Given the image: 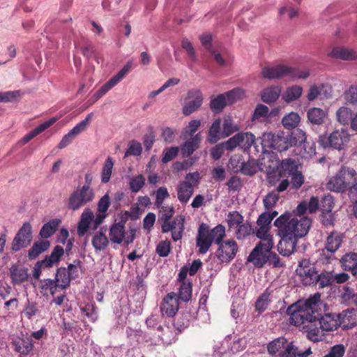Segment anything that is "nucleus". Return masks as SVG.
<instances>
[{
  "label": "nucleus",
  "instance_id": "obj_1",
  "mask_svg": "<svg viewBox=\"0 0 357 357\" xmlns=\"http://www.w3.org/2000/svg\"><path fill=\"white\" fill-rule=\"evenodd\" d=\"M320 298V294L317 293L307 300L299 301L287 309V313L290 316V324L302 326L307 332V338L314 342L321 341L324 336V331L317 327Z\"/></svg>",
  "mask_w": 357,
  "mask_h": 357
},
{
  "label": "nucleus",
  "instance_id": "obj_2",
  "mask_svg": "<svg viewBox=\"0 0 357 357\" xmlns=\"http://www.w3.org/2000/svg\"><path fill=\"white\" fill-rule=\"evenodd\" d=\"M311 227V219L307 217H296L287 222L284 228V235L278 245L280 255L289 257L294 252L298 238L305 236Z\"/></svg>",
  "mask_w": 357,
  "mask_h": 357
},
{
  "label": "nucleus",
  "instance_id": "obj_3",
  "mask_svg": "<svg viewBox=\"0 0 357 357\" xmlns=\"http://www.w3.org/2000/svg\"><path fill=\"white\" fill-rule=\"evenodd\" d=\"M261 75L267 79H278L286 77L294 81L298 79H307L310 76V71L280 64L264 67L261 70Z\"/></svg>",
  "mask_w": 357,
  "mask_h": 357
},
{
  "label": "nucleus",
  "instance_id": "obj_4",
  "mask_svg": "<svg viewBox=\"0 0 357 357\" xmlns=\"http://www.w3.org/2000/svg\"><path fill=\"white\" fill-rule=\"evenodd\" d=\"M356 181V171L351 167L343 166L335 176L329 178L326 188L335 192H344L349 191Z\"/></svg>",
  "mask_w": 357,
  "mask_h": 357
},
{
  "label": "nucleus",
  "instance_id": "obj_5",
  "mask_svg": "<svg viewBox=\"0 0 357 357\" xmlns=\"http://www.w3.org/2000/svg\"><path fill=\"white\" fill-rule=\"evenodd\" d=\"M260 140L262 149H273L282 152L295 145V141L289 133L279 132L277 135L272 132H264L258 139Z\"/></svg>",
  "mask_w": 357,
  "mask_h": 357
},
{
  "label": "nucleus",
  "instance_id": "obj_6",
  "mask_svg": "<svg viewBox=\"0 0 357 357\" xmlns=\"http://www.w3.org/2000/svg\"><path fill=\"white\" fill-rule=\"evenodd\" d=\"M343 242V235L337 231H331L324 241V247L319 255V261L330 264L336 258L335 253L340 249Z\"/></svg>",
  "mask_w": 357,
  "mask_h": 357
},
{
  "label": "nucleus",
  "instance_id": "obj_7",
  "mask_svg": "<svg viewBox=\"0 0 357 357\" xmlns=\"http://www.w3.org/2000/svg\"><path fill=\"white\" fill-rule=\"evenodd\" d=\"M125 215L126 217L124 220H121L119 222L113 224L109 229V239L114 243L121 244L124 241L125 244L129 245L135 240L136 229L134 228H130L129 229V234L126 236L125 222L129 213L126 211Z\"/></svg>",
  "mask_w": 357,
  "mask_h": 357
},
{
  "label": "nucleus",
  "instance_id": "obj_8",
  "mask_svg": "<svg viewBox=\"0 0 357 357\" xmlns=\"http://www.w3.org/2000/svg\"><path fill=\"white\" fill-rule=\"evenodd\" d=\"M95 198L94 190H87L79 185L69 196L68 207L76 211L93 201Z\"/></svg>",
  "mask_w": 357,
  "mask_h": 357
},
{
  "label": "nucleus",
  "instance_id": "obj_9",
  "mask_svg": "<svg viewBox=\"0 0 357 357\" xmlns=\"http://www.w3.org/2000/svg\"><path fill=\"white\" fill-rule=\"evenodd\" d=\"M349 141V135L346 130H336L328 137L321 135L319 139V144L324 148L331 146L335 149L341 150Z\"/></svg>",
  "mask_w": 357,
  "mask_h": 357
},
{
  "label": "nucleus",
  "instance_id": "obj_10",
  "mask_svg": "<svg viewBox=\"0 0 357 357\" xmlns=\"http://www.w3.org/2000/svg\"><path fill=\"white\" fill-rule=\"evenodd\" d=\"M32 238V227L29 222H26L15 234L11 243V250L13 252H17L28 247Z\"/></svg>",
  "mask_w": 357,
  "mask_h": 357
},
{
  "label": "nucleus",
  "instance_id": "obj_11",
  "mask_svg": "<svg viewBox=\"0 0 357 357\" xmlns=\"http://www.w3.org/2000/svg\"><path fill=\"white\" fill-rule=\"evenodd\" d=\"M268 241L258 243L248 257V261L252 262L255 266L261 268L268 261V255L273 248Z\"/></svg>",
  "mask_w": 357,
  "mask_h": 357
},
{
  "label": "nucleus",
  "instance_id": "obj_12",
  "mask_svg": "<svg viewBox=\"0 0 357 357\" xmlns=\"http://www.w3.org/2000/svg\"><path fill=\"white\" fill-rule=\"evenodd\" d=\"M296 273L304 285H311L316 282L317 271L314 264L304 259L299 261Z\"/></svg>",
  "mask_w": 357,
  "mask_h": 357
},
{
  "label": "nucleus",
  "instance_id": "obj_13",
  "mask_svg": "<svg viewBox=\"0 0 357 357\" xmlns=\"http://www.w3.org/2000/svg\"><path fill=\"white\" fill-rule=\"evenodd\" d=\"M203 102V95L200 90H190L187 93L185 102L183 107V114L188 116L199 109Z\"/></svg>",
  "mask_w": 357,
  "mask_h": 357
},
{
  "label": "nucleus",
  "instance_id": "obj_14",
  "mask_svg": "<svg viewBox=\"0 0 357 357\" xmlns=\"http://www.w3.org/2000/svg\"><path fill=\"white\" fill-rule=\"evenodd\" d=\"M184 223L185 216L183 215H176L172 221L161 225L162 232L168 233L172 231L173 241H177L182 238L185 229Z\"/></svg>",
  "mask_w": 357,
  "mask_h": 357
},
{
  "label": "nucleus",
  "instance_id": "obj_15",
  "mask_svg": "<svg viewBox=\"0 0 357 357\" xmlns=\"http://www.w3.org/2000/svg\"><path fill=\"white\" fill-rule=\"evenodd\" d=\"M146 324L149 328L155 330L157 331V337L153 340L149 338L146 342H150L151 344H158L161 342H167L168 340L165 337L167 332H169V328L167 327L165 331L164 328L160 324V317L158 315H151L146 320Z\"/></svg>",
  "mask_w": 357,
  "mask_h": 357
},
{
  "label": "nucleus",
  "instance_id": "obj_16",
  "mask_svg": "<svg viewBox=\"0 0 357 357\" xmlns=\"http://www.w3.org/2000/svg\"><path fill=\"white\" fill-rule=\"evenodd\" d=\"M237 251L238 245L236 241L229 240L219 245L216 256L221 262L228 263L235 257Z\"/></svg>",
  "mask_w": 357,
  "mask_h": 357
},
{
  "label": "nucleus",
  "instance_id": "obj_17",
  "mask_svg": "<svg viewBox=\"0 0 357 357\" xmlns=\"http://www.w3.org/2000/svg\"><path fill=\"white\" fill-rule=\"evenodd\" d=\"M196 241L199 253L206 254L213 243L208 233V226L207 225L202 223L199 226Z\"/></svg>",
  "mask_w": 357,
  "mask_h": 357
},
{
  "label": "nucleus",
  "instance_id": "obj_18",
  "mask_svg": "<svg viewBox=\"0 0 357 357\" xmlns=\"http://www.w3.org/2000/svg\"><path fill=\"white\" fill-rule=\"evenodd\" d=\"M328 56L335 59L346 61L357 60V52L354 49L344 46H335L328 53Z\"/></svg>",
  "mask_w": 357,
  "mask_h": 357
},
{
  "label": "nucleus",
  "instance_id": "obj_19",
  "mask_svg": "<svg viewBox=\"0 0 357 357\" xmlns=\"http://www.w3.org/2000/svg\"><path fill=\"white\" fill-rule=\"evenodd\" d=\"M289 176H291V182H289L288 178H284L276 186L278 192H282L287 190L289 187L290 190H298L304 183V176L300 172H296L289 175Z\"/></svg>",
  "mask_w": 357,
  "mask_h": 357
},
{
  "label": "nucleus",
  "instance_id": "obj_20",
  "mask_svg": "<svg viewBox=\"0 0 357 357\" xmlns=\"http://www.w3.org/2000/svg\"><path fill=\"white\" fill-rule=\"evenodd\" d=\"M12 345L15 351L22 355L29 354L33 349V343L31 337L22 335V337H17L12 340Z\"/></svg>",
  "mask_w": 357,
  "mask_h": 357
},
{
  "label": "nucleus",
  "instance_id": "obj_21",
  "mask_svg": "<svg viewBox=\"0 0 357 357\" xmlns=\"http://www.w3.org/2000/svg\"><path fill=\"white\" fill-rule=\"evenodd\" d=\"M339 326L349 329L357 325V310L354 309L342 311L337 314Z\"/></svg>",
  "mask_w": 357,
  "mask_h": 357
},
{
  "label": "nucleus",
  "instance_id": "obj_22",
  "mask_svg": "<svg viewBox=\"0 0 357 357\" xmlns=\"http://www.w3.org/2000/svg\"><path fill=\"white\" fill-rule=\"evenodd\" d=\"M127 74H128L127 72L121 69L116 75H114L100 87V89L94 94V98L96 100L100 98L119 82H120Z\"/></svg>",
  "mask_w": 357,
  "mask_h": 357
},
{
  "label": "nucleus",
  "instance_id": "obj_23",
  "mask_svg": "<svg viewBox=\"0 0 357 357\" xmlns=\"http://www.w3.org/2000/svg\"><path fill=\"white\" fill-rule=\"evenodd\" d=\"M318 316V324L322 331H331L335 330L339 326L338 316L336 314H326L319 318Z\"/></svg>",
  "mask_w": 357,
  "mask_h": 357
},
{
  "label": "nucleus",
  "instance_id": "obj_24",
  "mask_svg": "<svg viewBox=\"0 0 357 357\" xmlns=\"http://www.w3.org/2000/svg\"><path fill=\"white\" fill-rule=\"evenodd\" d=\"M342 268L350 271L352 275L357 278V253L348 252L342 256L340 259Z\"/></svg>",
  "mask_w": 357,
  "mask_h": 357
},
{
  "label": "nucleus",
  "instance_id": "obj_25",
  "mask_svg": "<svg viewBox=\"0 0 357 357\" xmlns=\"http://www.w3.org/2000/svg\"><path fill=\"white\" fill-rule=\"evenodd\" d=\"M160 310L162 314L173 317L178 311L177 300L170 294H168L160 304Z\"/></svg>",
  "mask_w": 357,
  "mask_h": 357
},
{
  "label": "nucleus",
  "instance_id": "obj_26",
  "mask_svg": "<svg viewBox=\"0 0 357 357\" xmlns=\"http://www.w3.org/2000/svg\"><path fill=\"white\" fill-rule=\"evenodd\" d=\"M94 218L93 211L90 208H85L82 212L77 226V234L83 236L89 229V225Z\"/></svg>",
  "mask_w": 357,
  "mask_h": 357
},
{
  "label": "nucleus",
  "instance_id": "obj_27",
  "mask_svg": "<svg viewBox=\"0 0 357 357\" xmlns=\"http://www.w3.org/2000/svg\"><path fill=\"white\" fill-rule=\"evenodd\" d=\"M326 116V112L319 107H312L307 111V121L312 125H322L324 123Z\"/></svg>",
  "mask_w": 357,
  "mask_h": 357
},
{
  "label": "nucleus",
  "instance_id": "obj_28",
  "mask_svg": "<svg viewBox=\"0 0 357 357\" xmlns=\"http://www.w3.org/2000/svg\"><path fill=\"white\" fill-rule=\"evenodd\" d=\"M10 275L13 284H21L26 281L29 278L28 269L20 267L17 264H13L10 268Z\"/></svg>",
  "mask_w": 357,
  "mask_h": 357
},
{
  "label": "nucleus",
  "instance_id": "obj_29",
  "mask_svg": "<svg viewBox=\"0 0 357 357\" xmlns=\"http://www.w3.org/2000/svg\"><path fill=\"white\" fill-rule=\"evenodd\" d=\"M201 141L199 134L195 135L186 141L181 146V153L185 158L190 156L196 151Z\"/></svg>",
  "mask_w": 357,
  "mask_h": 357
},
{
  "label": "nucleus",
  "instance_id": "obj_30",
  "mask_svg": "<svg viewBox=\"0 0 357 357\" xmlns=\"http://www.w3.org/2000/svg\"><path fill=\"white\" fill-rule=\"evenodd\" d=\"M283 349L284 351L280 354V357H307L312 353L310 348H308L303 352H299L298 348L292 342H287Z\"/></svg>",
  "mask_w": 357,
  "mask_h": 357
},
{
  "label": "nucleus",
  "instance_id": "obj_31",
  "mask_svg": "<svg viewBox=\"0 0 357 357\" xmlns=\"http://www.w3.org/2000/svg\"><path fill=\"white\" fill-rule=\"evenodd\" d=\"M283 349L284 351L280 354V357H307L312 353L310 348H308L303 352H299L298 348L292 342H287Z\"/></svg>",
  "mask_w": 357,
  "mask_h": 357
},
{
  "label": "nucleus",
  "instance_id": "obj_32",
  "mask_svg": "<svg viewBox=\"0 0 357 357\" xmlns=\"http://www.w3.org/2000/svg\"><path fill=\"white\" fill-rule=\"evenodd\" d=\"M240 130V126L234 122L232 117L230 116H225L223 118L222 128L221 131V137L225 138L233 133L238 132Z\"/></svg>",
  "mask_w": 357,
  "mask_h": 357
},
{
  "label": "nucleus",
  "instance_id": "obj_33",
  "mask_svg": "<svg viewBox=\"0 0 357 357\" xmlns=\"http://www.w3.org/2000/svg\"><path fill=\"white\" fill-rule=\"evenodd\" d=\"M56 119L55 118H52L44 123H41L38 126H37L36 128L32 130L31 132H29L28 134L24 136V137L22 139L21 142L22 144H26L29 142L31 139H32L33 137L50 128L52 125H53L56 122Z\"/></svg>",
  "mask_w": 357,
  "mask_h": 357
},
{
  "label": "nucleus",
  "instance_id": "obj_34",
  "mask_svg": "<svg viewBox=\"0 0 357 357\" xmlns=\"http://www.w3.org/2000/svg\"><path fill=\"white\" fill-rule=\"evenodd\" d=\"M50 246V241L47 240L35 242L29 250L28 257L30 259L37 258L42 252L46 251Z\"/></svg>",
  "mask_w": 357,
  "mask_h": 357
},
{
  "label": "nucleus",
  "instance_id": "obj_35",
  "mask_svg": "<svg viewBox=\"0 0 357 357\" xmlns=\"http://www.w3.org/2000/svg\"><path fill=\"white\" fill-rule=\"evenodd\" d=\"M91 243L96 251L104 250L107 248L109 241L105 235V230L103 231V228H101L98 232L95 234Z\"/></svg>",
  "mask_w": 357,
  "mask_h": 357
},
{
  "label": "nucleus",
  "instance_id": "obj_36",
  "mask_svg": "<svg viewBox=\"0 0 357 357\" xmlns=\"http://www.w3.org/2000/svg\"><path fill=\"white\" fill-rule=\"evenodd\" d=\"M63 252V248L60 245H56L53 249L50 255L46 256L41 261L44 264V266L47 268L52 267L54 264L59 261Z\"/></svg>",
  "mask_w": 357,
  "mask_h": 357
},
{
  "label": "nucleus",
  "instance_id": "obj_37",
  "mask_svg": "<svg viewBox=\"0 0 357 357\" xmlns=\"http://www.w3.org/2000/svg\"><path fill=\"white\" fill-rule=\"evenodd\" d=\"M60 223L61 220L57 218L50 220L42 227L39 233L40 236L43 238H50L57 230Z\"/></svg>",
  "mask_w": 357,
  "mask_h": 357
},
{
  "label": "nucleus",
  "instance_id": "obj_38",
  "mask_svg": "<svg viewBox=\"0 0 357 357\" xmlns=\"http://www.w3.org/2000/svg\"><path fill=\"white\" fill-rule=\"evenodd\" d=\"M281 93V89L279 86H270L265 89L261 93L263 102L270 104L275 102Z\"/></svg>",
  "mask_w": 357,
  "mask_h": 357
},
{
  "label": "nucleus",
  "instance_id": "obj_39",
  "mask_svg": "<svg viewBox=\"0 0 357 357\" xmlns=\"http://www.w3.org/2000/svg\"><path fill=\"white\" fill-rule=\"evenodd\" d=\"M238 164L240 171L245 175L252 176L258 171V165L255 160H249L248 162H244L239 159Z\"/></svg>",
  "mask_w": 357,
  "mask_h": 357
},
{
  "label": "nucleus",
  "instance_id": "obj_40",
  "mask_svg": "<svg viewBox=\"0 0 357 357\" xmlns=\"http://www.w3.org/2000/svg\"><path fill=\"white\" fill-rule=\"evenodd\" d=\"M354 114L352 110L347 107H340L335 113L336 119L342 126H347L350 123Z\"/></svg>",
  "mask_w": 357,
  "mask_h": 357
},
{
  "label": "nucleus",
  "instance_id": "obj_41",
  "mask_svg": "<svg viewBox=\"0 0 357 357\" xmlns=\"http://www.w3.org/2000/svg\"><path fill=\"white\" fill-rule=\"evenodd\" d=\"M221 120L220 119H217L215 120L211 126L209 128L208 134V141L211 144L216 143L220 138L221 137Z\"/></svg>",
  "mask_w": 357,
  "mask_h": 357
},
{
  "label": "nucleus",
  "instance_id": "obj_42",
  "mask_svg": "<svg viewBox=\"0 0 357 357\" xmlns=\"http://www.w3.org/2000/svg\"><path fill=\"white\" fill-rule=\"evenodd\" d=\"M302 92L303 89L300 86L295 85L288 87L282 95V99L287 102H292L298 99L301 96Z\"/></svg>",
  "mask_w": 357,
  "mask_h": 357
},
{
  "label": "nucleus",
  "instance_id": "obj_43",
  "mask_svg": "<svg viewBox=\"0 0 357 357\" xmlns=\"http://www.w3.org/2000/svg\"><path fill=\"white\" fill-rule=\"evenodd\" d=\"M301 117L297 112H291L286 114L282 119V124L286 129H294L300 123Z\"/></svg>",
  "mask_w": 357,
  "mask_h": 357
},
{
  "label": "nucleus",
  "instance_id": "obj_44",
  "mask_svg": "<svg viewBox=\"0 0 357 357\" xmlns=\"http://www.w3.org/2000/svg\"><path fill=\"white\" fill-rule=\"evenodd\" d=\"M194 190L191 187L187 186L185 183H180L177 188V197L180 202L186 204L191 196Z\"/></svg>",
  "mask_w": 357,
  "mask_h": 357
},
{
  "label": "nucleus",
  "instance_id": "obj_45",
  "mask_svg": "<svg viewBox=\"0 0 357 357\" xmlns=\"http://www.w3.org/2000/svg\"><path fill=\"white\" fill-rule=\"evenodd\" d=\"M114 162L109 156L107 158L101 171V182L107 183L109 181L112 174Z\"/></svg>",
  "mask_w": 357,
  "mask_h": 357
},
{
  "label": "nucleus",
  "instance_id": "obj_46",
  "mask_svg": "<svg viewBox=\"0 0 357 357\" xmlns=\"http://www.w3.org/2000/svg\"><path fill=\"white\" fill-rule=\"evenodd\" d=\"M291 214L289 212H285L274 221V225L278 228V234L282 238L284 235L283 229L287 227V222L291 220Z\"/></svg>",
  "mask_w": 357,
  "mask_h": 357
},
{
  "label": "nucleus",
  "instance_id": "obj_47",
  "mask_svg": "<svg viewBox=\"0 0 357 357\" xmlns=\"http://www.w3.org/2000/svg\"><path fill=\"white\" fill-rule=\"evenodd\" d=\"M225 95L220 94L216 97H211L210 101V108L215 113H220L227 105L224 98Z\"/></svg>",
  "mask_w": 357,
  "mask_h": 357
},
{
  "label": "nucleus",
  "instance_id": "obj_48",
  "mask_svg": "<svg viewBox=\"0 0 357 357\" xmlns=\"http://www.w3.org/2000/svg\"><path fill=\"white\" fill-rule=\"evenodd\" d=\"M208 233L212 241L220 245L225 236V228L223 225H218L211 230L208 229Z\"/></svg>",
  "mask_w": 357,
  "mask_h": 357
},
{
  "label": "nucleus",
  "instance_id": "obj_49",
  "mask_svg": "<svg viewBox=\"0 0 357 357\" xmlns=\"http://www.w3.org/2000/svg\"><path fill=\"white\" fill-rule=\"evenodd\" d=\"M55 280L57 282H61L59 284V288L64 289L70 285V280H72L68 275L66 268H59L57 270Z\"/></svg>",
  "mask_w": 357,
  "mask_h": 357
},
{
  "label": "nucleus",
  "instance_id": "obj_50",
  "mask_svg": "<svg viewBox=\"0 0 357 357\" xmlns=\"http://www.w3.org/2000/svg\"><path fill=\"white\" fill-rule=\"evenodd\" d=\"M93 114L92 112L89 113L84 120L80 121L70 130V133L74 136V137H76L80 133L86 130L91 119L93 118Z\"/></svg>",
  "mask_w": 357,
  "mask_h": 357
},
{
  "label": "nucleus",
  "instance_id": "obj_51",
  "mask_svg": "<svg viewBox=\"0 0 357 357\" xmlns=\"http://www.w3.org/2000/svg\"><path fill=\"white\" fill-rule=\"evenodd\" d=\"M243 91L241 89L236 88L229 91H227L222 95H225L224 98L227 105H231L237 100L242 98L243 96Z\"/></svg>",
  "mask_w": 357,
  "mask_h": 357
},
{
  "label": "nucleus",
  "instance_id": "obj_52",
  "mask_svg": "<svg viewBox=\"0 0 357 357\" xmlns=\"http://www.w3.org/2000/svg\"><path fill=\"white\" fill-rule=\"evenodd\" d=\"M282 177V170L278 168L268 171L266 174L267 182L271 186H276L278 183L279 184L283 179Z\"/></svg>",
  "mask_w": 357,
  "mask_h": 357
},
{
  "label": "nucleus",
  "instance_id": "obj_53",
  "mask_svg": "<svg viewBox=\"0 0 357 357\" xmlns=\"http://www.w3.org/2000/svg\"><path fill=\"white\" fill-rule=\"evenodd\" d=\"M235 229L236 237L238 239H244L247 236L254 233L251 225L248 222H243L240 224L239 226L237 227V228H235Z\"/></svg>",
  "mask_w": 357,
  "mask_h": 357
},
{
  "label": "nucleus",
  "instance_id": "obj_54",
  "mask_svg": "<svg viewBox=\"0 0 357 357\" xmlns=\"http://www.w3.org/2000/svg\"><path fill=\"white\" fill-rule=\"evenodd\" d=\"M145 185V178L142 174L132 177L129 182V188L132 192H138Z\"/></svg>",
  "mask_w": 357,
  "mask_h": 357
},
{
  "label": "nucleus",
  "instance_id": "obj_55",
  "mask_svg": "<svg viewBox=\"0 0 357 357\" xmlns=\"http://www.w3.org/2000/svg\"><path fill=\"white\" fill-rule=\"evenodd\" d=\"M80 309L91 322H95L98 319V310L94 303H87Z\"/></svg>",
  "mask_w": 357,
  "mask_h": 357
},
{
  "label": "nucleus",
  "instance_id": "obj_56",
  "mask_svg": "<svg viewBox=\"0 0 357 357\" xmlns=\"http://www.w3.org/2000/svg\"><path fill=\"white\" fill-rule=\"evenodd\" d=\"M275 190V191H272L269 193H268L263 199V204L264 206V208L269 211L270 209H272L273 207L275 205V204L279 200V195Z\"/></svg>",
  "mask_w": 357,
  "mask_h": 357
},
{
  "label": "nucleus",
  "instance_id": "obj_57",
  "mask_svg": "<svg viewBox=\"0 0 357 357\" xmlns=\"http://www.w3.org/2000/svg\"><path fill=\"white\" fill-rule=\"evenodd\" d=\"M287 340L284 337H278L271 342L268 345V351L270 354L273 355L283 349L287 344Z\"/></svg>",
  "mask_w": 357,
  "mask_h": 357
},
{
  "label": "nucleus",
  "instance_id": "obj_58",
  "mask_svg": "<svg viewBox=\"0 0 357 357\" xmlns=\"http://www.w3.org/2000/svg\"><path fill=\"white\" fill-rule=\"evenodd\" d=\"M179 298L185 302H188L192 297V284L190 282H182L179 289Z\"/></svg>",
  "mask_w": 357,
  "mask_h": 357
},
{
  "label": "nucleus",
  "instance_id": "obj_59",
  "mask_svg": "<svg viewBox=\"0 0 357 357\" xmlns=\"http://www.w3.org/2000/svg\"><path fill=\"white\" fill-rule=\"evenodd\" d=\"M269 230L270 228L268 227L259 226V228L256 231L257 237L261 239L259 243L268 241L271 245H273V236L269 234Z\"/></svg>",
  "mask_w": 357,
  "mask_h": 357
},
{
  "label": "nucleus",
  "instance_id": "obj_60",
  "mask_svg": "<svg viewBox=\"0 0 357 357\" xmlns=\"http://www.w3.org/2000/svg\"><path fill=\"white\" fill-rule=\"evenodd\" d=\"M243 217L238 211L230 212L228 215L227 223L229 229H235L243 222Z\"/></svg>",
  "mask_w": 357,
  "mask_h": 357
},
{
  "label": "nucleus",
  "instance_id": "obj_61",
  "mask_svg": "<svg viewBox=\"0 0 357 357\" xmlns=\"http://www.w3.org/2000/svg\"><path fill=\"white\" fill-rule=\"evenodd\" d=\"M333 278V275L330 272L317 274L316 282L314 284H319V287L324 288L331 284Z\"/></svg>",
  "mask_w": 357,
  "mask_h": 357
},
{
  "label": "nucleus",
  "instance_id": "obj_62",
  "mask_svg": "<svg viewBox=\"0 0 357 357\" xmlns=\"http://www.w3.org/2000/svg\"><path fill=\"white\" fill-rule=\"evenodd\" d=\"M75 46L79 50L84 56L90 59L93 54V46L90 42H84L83 45L80 43H75Z\"/></svg>",
  "mask_w": 357,
  "mask_h": 357
},
{
  "label": "nucleus",
  "instance_id": "obj_63",
  "mask_svg": "<svg viewBox=\"0 0 357 357\" xmlns=\"http://www.w3.org/2000/svg\"><path fill=\"white\" fill-rule=\"evenodd\" d=\"M200 176L198 172L187 174L185 176V180L181 183H185L187 186L191 187L195 189L199 183Z\"/></svg>",
  "mask_w": 357,
  "mask_h": 357
},
{
  "label": "nucleus",
  "instance_id": "obj_64",
  "mask_svg": "<svg viewBox=\"0 0 357 357\" xmlns=\"http://www.w3.org/2000/svg\"><path fill=\"white\" fill-rule=\"evenodd\" d=\"M344 98L351 105H357V86H351L344 93Z\"/></svg>",
  "mask_w": 357,
  "mask_h": 357
}]
</instances>
